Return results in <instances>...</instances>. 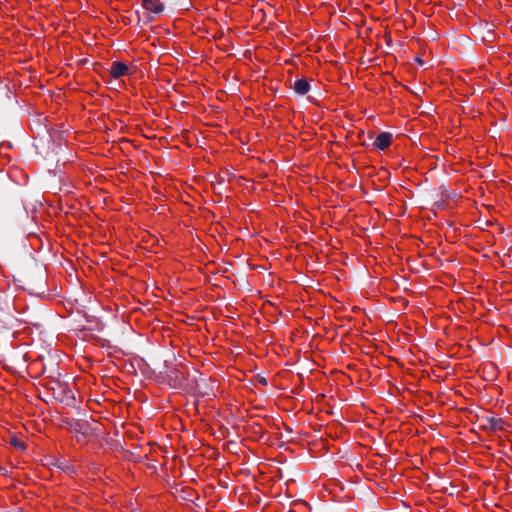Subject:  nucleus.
<instances>
[{"label": "nucleus", "instance_id": "f257e3e1", "mask_svg": "<svg viewBox=\"0 0 512 512\" xmlns=\"http://www.w3.org/2000/svg\"><path fill=\"white\" fill-rule=\"evenodd\" d=\"M392 141V134L389 132H381L374 141V146L379 150L388 148Z\"/></svg>", "mask_w": 512, "mask_h": 512}, {"label": "nucleus", "instance_id": "f03ea898", "mask_svg": "<svg viewBox=\"0 0 512 512\" xmlns=\"http://www.w3.org/2000/svg\"><path fill=\"white\" fill-rule=\"evenodd\" d=\"M129 71L128 66L124 62L115 61L112 63L110 73L113 78L118 79L124 75H127Z\"/></svg>", "mask_w": 512, "mask_h": 512}, {"label": "nucleus", "instance_id": "7ed1b4c3", "mask_svg": "<svg viewBox=\"0 0 512 512\" xmlns=\"http://www.w3.org/2000/svg\"><path fill=\"white\" fill-rule=\"evenodd\" d=\"M142 6L145 10L154 14H160L164 6L159 0H142Z\"/></svg>", "mask_w": 512, "mask_h": 512}, {"label": "nucleus", "instance_id": "20e7f679", "mask_svg": "<svg viewBox=\"0 0 512 512\" xmlns=\"http://www.w3.org/2000/svg\"><path fill=\"white\" fill-rule=\"evenodd\" d=\"M293 89L298 95H305L310 89V84L304 78L298 79L294 82Z\"/></svg>", "mask_w": 512, "mask_h": 512}, {"label": "nucleus", "instance_id": "39448f33", "mask_svg": "<svg viewBox=\"0 0 512 512\" xmlns=\"http://www.w3.org/2000/svg\"><path fill=\"white\" fill-rule=\"evenodd\" d=\"M168 379L170 383L173 385V387L176 388L182 386L183 374L177 370H172L168 374Z\"/></svg>", "mask_w": 512, "mask_h": 512}, {"label": "nucleus", "instance_id": "423d86ee", "mask_svg": "<svg viewBox=\"0 0 512 512\" xmlns=\"http://www.w3.org/2000/svg\"><path fill=\"white\" fill-rule=\"evenodd\" d=\"M406 263L408 268L415 273H419L424 264L419 261V258H407Z\"/></svg>", "mask_w": 512, "mask_h": 512}, {"label": "nucleus", "instance_id": "0eeeda50", "mask_svg": "<svg viewBox=\"0 0 512 512\" xmlns=\"http://www.w3.org/2000/svg\"><path fill=\"white\" fill-rule=\"evenodd\" d=\"M307 270L309 272H319L323 269L324 265L320 263L317 258H310L306 264Z\"/></svg>", "mask_w": 512, "mask_h": 512}, {"label": "nucleus", "instance_id": "6e6552de", "mask_svg": "<svg viewBox=\"0 0 512 512\" xmlns=\"http://www.w3.org/2000/svg\"><path fill=\"white\" fill-rule=\"evenodd\" d=\"M220 263L217 264V270H211L212 274L215 273H225L228 271L229 266L231 265L229 262L225 261L223 258H220Z\"/></svg>", "mask_w": 512, "mask_h": 512}, {"label": "nucleus", "instance_id": "1a4fd4ad", "mask_svg": "<svg viewBox=\"0 0 512 512\" xmlns=\"http://www.w3.org/2000/svg\"><path fill=\"white\" fill-rule=\"evenodd\" d=\"M10 444L12 446H14L15 448H18V449H22L24 450L26 448V445L24 442H22L20 439H18L17 437H12L10 439Z\"/></svg>", "mask_w": 512, "mask_h": 512}, {"label": "nucleus", "instance_id": "9d476101", "mask_svg": "<svg viewBox=\"0 0 512 512\" xmlns=\"http://www.w3.org/2000/svg\"><path fill=\"white\" fill-rule=\"evenodd\" d=\"M501 420L496 418H491L488 420V425H485L488 429H496L499 427Z\"/></svg>", "mask_w": 512, "mask_h": 512}, {"label": "nucleus", "instance_id": "9b49d317", "mask_svg": "<svg viewBox=\"0 0 512 512\" xmlns=\"http://www.w3.org/2000/svg\"><path fill=\"white\" fill-rule=\"evenodd\" d=\"M205 268L207 272L211 273V270L216 271L217 270V264L215 261H209L205 264Z\"/></svg>", "mask_w": 512, "mask_h": 512}, {"label": "nucleus", "instance_id": "f8f14e48", "mask_svg": "<svg viewBox=\"0 0 512 512\" xmlns=\"http://www.w3.org/2000/svg\"><path fill=\"white\" fill-rule=\"evenodd\" d=\"M415 61H416L419 65H423V64H424V61H423L421 58H419V57H417V58L415 59Z\"/></svg>", "mask_w": 512, "mask_h": 512}, {"label": "nucleus", "instance_id": "ddd939ff", "mask_svg": "<svg viewBox=\"0 0 512 512\" xmlns=\"http://www.w3.org/2000/svg\"><path fill=\"white\" fill-rule=\"evenodd\" d=\"M105 255H106V252H102V253L100 254V256H105Z\"/></svg>", "mask_w": 512, "mask_h": 512}]
</instances>
